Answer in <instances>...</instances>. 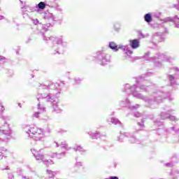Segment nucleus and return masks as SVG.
<instances>
[{
    "label": "nucleus",
    "instance_id": "obj_1",
    "mask_svg": "<svg viewBox=\"0 0 179 179\" xmlns=\"http://www.w3.org/2000/svg\"><path fill=\"white\" fill-rule=\"evenodd\" d=\"M152 86V83L145 80L143 76L139 77L137 80V84L131 86L129 84H126L124 85L123 92L127 93V96L132 94L136 99H139L145 101L148 107H152L155 103L159 104L163 103L165 99H169L171 101L174 100V98L171 97V94L169 93L167 95L160 90L152 91L150 96H145L143 94L139 93V92H149Z\"/></svg>",
    "mask_w": 179,
    "mask_h": 179
},
{
    "label": "nucleus",
    "instance_id": "obj_2",
    "mask_svg": "<svg viewBox=\"0 0 179 179\" xmlns=\"http://www.w3.org/2000/svg\"><path fill=\"white\" fill-rule=\"evenodd\" d=\"M62 83H51L48 85H45L44 84L38 83V90H48L49 92L48 94H41L36 96L37 100H40V99H43L45 100V101H49L50 103H55V99H58L59 97V94H61V86Z\"/></svg>",
    "mask_w": 179,
    "mask_h": 179
},
{
    "label": "nucleus",
    "instance_id": "obj_3",
    "mask_svg": "<svg viewBox=\"0 0 179 179\" xmlns=\"http://www.w3.org/2000/svg\"><path fill=\"white\" fill-rule=\"evenodd\" d=\"M42 36L44 41L52 42L51 52L53 55H55V54H61L62 52L61 47H63V48H66V47H68V42L64 39V36H62L57 37H47L44 34H43Z\"/></svg>",
    "mask_w": 179,
    "mask_h": 179
},
{
    "label": "nucleus",
    "instance_id": "obj_4",
    "mask_svg": "<svg viewBox=\"0 0 179 179\" xmlns=\"http://www.w3.org/2000/svg\"><path fill=\"white\" fill-rule=\"evenodd\" d=\"M24 132L27 134L29 138L34 141H45V134L43 129L38 128L36 126L24 125L22 126Z\"/></svg>",
    "mask_w": 179,
    "mask_h": 179
},
{
    "label": "nucleus",
    "instance_id": "obj_5",
    "mask_svg": "<svg viewBox=\"0 0 179 179\" xmlns=\"http://www.w3.org/2000/svg\"><path fill=\"white\" fill-rule=\"evenodd\" d=\"M150 55V52H148L145 54L143 56V58L147 59V61H150V62H155L154 65L155 66H157V68H162V62H156V59H161V61H164L165 62H171L173 61V58L170 56H167V55L164 54H157V56L153 57H149Z\"/></svg>",
    "mask_w": 179,
    "mask_h": 179
},
{
    "label": "nucleus",
    "instance_id": "obj_6",
    "mask_svg": "<svg viewBox=\"0 0 179 179\" xmlns=\"http://www.w3.org/2000/svg\"><path fill=\"white\" fill-rule=\"evenodd\" d=\"M95 59L96 62L102 66H105V65H107L111 61L110 55L103 51L96 52Z\"/></svg>",
    "mask_w": 179,
    "mask_h": 179
},
{
    "label": "nucleus",
    "instance_id": "obj_7",
    "mask_svg": "<svg viewBox=\"0 0 179 179\" xmlns=\"http://www.w3.org/2000/svg\"><path fill=\"white\" fill-rule=\"evenodd\" d=\"M108 47L115 52H117L119 50H122V51L125 52L127 57H131V55L133 54L132 50H129L128 45H122L121 44L117 45L115 42H110Z\"/></svg>",
    "mask_w": 179,
    "mask_h": 179
},
{
    "label": "nucleus",
    "instance_id": "obj_8",
    "mask_svg": "<svg viewBox=\"0 0 179 179\" xmlns=\"http://www.w3.org/2000/svg\"><path fill=\"white\" fill-rule=\"evenodd\" d=\"M31 153L34 155L36 160L38 162H43L46 166H50V164H54V162L51 159H47V156L41 154V150L40 151L36 150V149H31Z\"/></svg>",
    "mask_w": 179,
    "mask_h": 179
},
{
    "label": "nucleus",
    "instance_id": "obj_9",
    "mask_svg": "<svg viewBox=\"0 0 179 179\" xmlns=\"http://www.w3.org/2000/svg\"><path fill=\"white\" fill-rule=\"evenodd\" d=\"M174 110L170 109L169 107L166 106L164 108V111L161 113L160 117L162 120L170 119L171 121H177L176 116L171 115Z\"/></svg>",
    "mask_w": 179,
    "mask_h": 179
},
{
    "label": "nucleus",
    "instance_id": "obj_10",
    "mask_svg": "<svg viewBox=\"0 0 179 179\" xmlns=\"http://www.w3.org/2000/svg\"><path fill=\"white\" fill-rule=\"evenodd\" d=\"M124 136H127V138H129V142H131V143H139V141L138 139H136V138L131 135L129 133H125L124 134H120V136H119V141L120 142H122V138H124Z\"/></svg>",
    "mask_w": 179,
    "mask_h": 179
},
{
    "label": "nucleus",
    "instance_id": "obj_11",
    "mask_svg": "<svg viewBox=\"0 0 179 179\" xmlns=\"http://www.w3.org/2000/svg\"><path fill=\"white\" fill-rule=\"evenodd\" d=\"M10 136V129H0V141H8Z\"/></svg>",
    "mask_w": 179,
    "mask_h": 179
},
{
    "label": "nucleus",
    "instance_id": "obj_12",
    "mask_svg": "<svg viewBox=\"0 0 179 179\" xmlns=\"http://www.w3.org/2000/svg\"><path fill=\"white\" fill-rule=\"evenodd\" d=\"M163 22L167 23V22H173L175 27L179 29V17L178 15H175L173 17H168L162 20Z\"/></svg>",
    "mask_w": 179,
    "mask_h": 179
},
{
    "label": "nucleus",
    "instance_id": "obj_13",
    "mask_svg": "<svg viewBox=\"0 0 179 179\" xmlns=\"http://www.w3.org/2000/svg\"><path fill=\"white\" fill-rule=\"evenodd\" d=\"M164 38L162 36V33H155L152 36V41L153 43H162V41H164Z\"/></svg>",
    "mask_w": 179,
    "mask_h": 179
},
{
    "label": "nucleus",
    "instance_id": "obj_14",
    "mask_svg": "<svg viewBox=\"0 0 179 179\" xmlns=\"http://www.w3.org/2000/svg\"><path fill=\"white\" fill-rule=\"evenodd\" d=\"M129 45L131 47L133 50H136V48H139L140 42L138 39H133L129 41Z\"/></svg>",
    "mask_w": 179,
    "mask_h": 179
},
{
    "label": "nucleus",
    "instance_id": "obj_15",
    "mask_svg": "<svg viewBox=\"0 0 179 179\" xmlns=\"http://www.w3.org/2000/svg\"><path fill=\"white\" fill-rule=\"evenodd\" d=\"M44 19L50 22V23H52V22H54V19L55 18L54 17V15H52V13H50L49 11H46L44 13Z\"/></svg>",
    "mask_w": 179,
    "mask_h": 179
},
{
    "label": "nucleus",
    "instance_id": "obj_16",
    "mask_svg": "<svg viewBox=\"0 0 179 179\" xmlns=\"http://www.w3.org/2000/svg\"><path fill=\"white\" fill-rule=\"evenodd\" d=\"M120 107H127L128 108H131V101L127 98L124 100L120 101Z\"/></svg>",
    "mask_w": 179,
    "mask_h": 179
},
{
    "label": "nucleus",
    "instance_id": "obj_17",
    "mask_svg": "<svg viewBox=\"0 0 179 179\" xmlns=\"http://www.w3.org/2000/svg\"><path fill=\"white\" fill-rule=\"evenodd\" d=\"M38 110H39L40 112H36L35 113H34V117H35L36 118H38L41 113L45 112V108L41 106L40 103H38Z\"/></svg>",
    "mask_w": 179,
    "mask_h": 179
},
{
    "label": "nucleus",
    "instance_id": "obj_18",
    "mask_svg": "<svg viewBox=\"0 0 179 179\" xmlns=\"http://www.w3.org/2000/svg\"><path fill=\"white\" fill-rule=\"evenodd\" d=\"M166 132H167L168 134H179V128L173 126L172 127L166 129Z\"/></svg>",
    "mask_w": 179,
    "mask_h": 179
},
{
    "label": "nucleus",
    "instance_id": "obj_19",
    "mask_svg": "<svg viewBox=\"0 0 179 179\" xmlns=\"http://www.w3.org/2000/svg\"><path fill=\"white\" fill-rule=\"evenodd\" d=\"M56 147L59 148L60 146L61 149H64V150H71V148L69 147L68 143L66 142H62L60 145L58 143H55Z\"/></svg>",
    "mask_w": 179,
    "mask_h": 179
},
{
    "label": "nucleus",
    "instance_id": "obj_20",
    "mask_svg": "<svg viewBox=\"0 0 179 179\" xmlns=\"http://www.w3.org/2000/svg\"><path fill=\"white\" fill-rule=\"evenodd\" d=\"M88 135H90V138H92V139H99V138H101L100 133L98 131H96V133L90 131V132H88Z\"/></svg>",
    "mask_w": 179,
    "mask_h": 179
},
{
    "label": "nucleus",
    "instance_id": "obj_21",
    "mask_svg": "<svg viewBox=\"0 0 179 179\" xmlns=\"http://www.w3.org/2000/svg\"><path fill=\"white\" fill-rule=\"evenodd\" d=\"M21 9H22V12H29V13H31V12H34V8L30 7L29 6H24V7H22Z\"/></svg>",
    "mask_w": 179,
    "mask_h": 179
},
{
    "label": "nucleus",
    "instance_id": "obj_22",
    "mask_svg": "<svg viewBox=\"0 0 179 179\" xmlns=\"http://www.w3.org/2000/svg\"><path fill=\"white\" fill-rule=\"evenodd\" d=\"M47 4L44 1H41L36 6V9H38L39 10H44L45 9V6Z\"/></svg>",
    "mask_w": 179,
    "mask_h": 179
},
{
    "label": "nucleus",
    "instance_id": "obj_23",
    "mask_svg": "<svg viewBox=\"0 0 179 179\" xmlns=\"http://www.w3.org/2000/svg\"><path fill=\"white\" fill-rule=\"evenodd\" d=\"M113 30H115L117 33H119L120 30H121V23L119 22H114Z\"/></svg>",
    "mask_w": 179,
    "mask_h": 179
},
{
    "label": "nucleus",
    "instance_id": "obj_24",
    "mask_svg": "<svg viewBox=\"0 0 179 179\" xmlns=\"http://www.w3.org/2000/svg\"><path fill=\"white\" fill-rule=\"evenodd\" d=\"M111 123L114 124V125H119V127H122V124L121 123V121H120V120L115 117H113L111 119Z\"/></svg>",
    "mask_w": 179,
    "mask_h": 179
},
{
    "label": "nucleus",
    "instance_id": "obj_25",
    "mask_svg": "<svg viewBox=\"0 0 179 179\" xmlns=\"http://www.w3.org/2000/svg\"><path fill=\"white\" fill-rule=\"evenodd\" d=\"M144 20L146 23H150L152 22V14L147 13L144 15Z\"/></svg>",
    "mask_w": 179,
    "mask_h": 179
},
{
    "label": "nucleus",
    "instance_id": "obj_26",
    "mask_svg": "<svg viewBox=\"0 0 179 179\" xmlns=\"http://www.w3.org/2000/svg\"><path fill=\"white\" fill-rule=\"evenodd\" d=\"M73 150H75V152H80V153H85V152H86V150H85L80 145H76L73 148Z\"/></svg>",
    "mask_w": 179,
    "mask_h": 179
},
{
    "label": "nucleus",
    "instance_id": "obj_27",
    "mask_svg": "<svg viewBox=\"0 0 179 179\" xmlns=\"http://www.w3.org/2000/svg\"><path fill=\"white\" fill-rule=\"evenodd\" d=\"M168 79H169V82H171V85H176V77L173 75H169Z\"/></svg>",
    "mask_w": 179,
    "mask_h": 179
},
{
    "label": "nucleus",
    "instance_id": "obj_28",
    "mask_svg": "<svg viewBox=\"0 0 179 179\" xmlns=\"http://www.w3.org/2000/svg\"><path fill=\"white\" fill-rule=\"evenodd\" d=\"M47 173L49 176V178H54V177H55V174H57L56 172H54L51 170H47Z\"/></svg>",
    "mask_w": 179,
    "mask_h": 179
},
{
    "label": "nucleus",
    "instance_id": "obj_29",
    "mask_svg": "<svg viewBox=\"0 0 179 179\" xmlns=\"http://www.w3.org/2000/svg\"><path fill=\"white\" fill-rule=\"evenodd\" d=\"M53 157H57V159H61L62 157H65V152H62L60 154L55 153V154H53Z\"/></svg>",
    "mask_w": 179,
    "mask_h": 179
},
{
    "label": "nucleus",
    "instance_id": "obj_30",
    "mask_svg": "<svg viewBox=\"0 0 179 179\" xmlns=\"http://www.w3.org/2000/svg\"><path fill=\"white\" fill-rule=\"evenodd\" d=\"M52 106H53L54 111H55V113H59V108H58V103L57 102L53 103Z\"/></svg>",
    "mask_w": 179,
    "mask_h": 179
},
{
    "label": "nucleus",
    "instance_id": "obj_31",
    "mask_svg": "<svg viewBox=\"0 0 179 179\" xmlns=\"http://www.w3.org/2000/svg\"><path fill=\"white\" fill-rule=\"evenodd\" d=\"M164 132H166V129H164L158 128L157 130V134L158 135H162Z\"/></svg>",
    "mask_w": 179,
    "mask_h": 179
},
{
    "label": "nucleus",
    "instance_id": "obj_32",
    "mask_svg": "<svg viewBox=\"0 0 179 179\" xmlns=\"http://www.w3.org/2000/svg\"><path fill=\"white\" fill-rule=\"evenodd\" d=\"M141 107V105L139 104H136L134 106H131L130 104V108H129V110H136V108H139Z\"/></svg>",
    "mask_w": 179,
    "mask_h": 179
},
{
    "label": "nucleus",
    "instance_id": "obj_33",
    "mask_svg": "<svg viewBox=\"0 0 179 179\" xmlns=\"http://www.w3.org/2000/svg\"><path fill=\"white\" fill-rule=\"evenodd\" d=\"M49 27H51V22L43 25V29H45V30H48Z\"/></svg>",
    "mask_w": 179,
    "mask_h": 179
},
{
    "label": "nucleus",
    "instance_id": "obj_34",
    "mask_svg": "<svg viewBox=\"0 0 179 179\" xmlns=\"http://www.w3.org/2000/svg\"><path fill=\"white\" fill-rule=\"evenodd\" d=\"M138 125L139 127H141V129H138V131H141V129H143V128H145V124H143V121L142 122V123L138 122Z\"/></svg>",
    "mask_w": 179,
    "mask_h": 179
},
{
    "label": "nucleus",
    "instance_id": "obj_35",
    "mask_svg": "<svg viewBox=\"0 0 179 179\" xmlns=\"http://www.w3.org/2000/svg\"><path fill=\"white\" fill-rule=\"evenodd\" d=\"M8 179H15V176L12 173H8Z\"/></svg>",
    "mask_w": 179,
    "mask_h": 179
},
{
    "label": "nucleus",
    "instance_id": "obj_36",
    "mask_svg": "<svg viewBox=\"0 0 179 179\" xmlns=\"http://www.w3.org/2000/svg\"><path fill=\"white\" fill-rule=\"evenodd\" d=\"M0 62H6V58L3 56L0 55Z\"/></svg>",
    "mask_w": 179,
    "mask_h": 179
},
{
    "label": "nucleus",
    "instance_id": "obj_37",
    "mask_svg": "<svg viewBox=\"0 0 179 179\" xmlns=\"http://www.w3.org/2000/svg\"><path fill=\"white\" fill-rule=\"evenodd\" d=\"M141 115H142V113L139 112H136L134 113V117H136V118H139V117H141Z\"/></svg>",
    "mask_w": 179,
    "mask_h": 179
},
{
    "label": "nucleus",
    "instance_id": "obj_38",
    "mask_svg": "<svg viewBox=\"0 0 179 179\" xmlns=\"http://www.w3.org/2000/svg\"><path fill=\"white\" fill-rule=\"evenodd\" d=\"M177 174H179V171H175L171 173V176H177Z\"/></svg>",
    "mask_w": 179,
    "mask_h": 179
},
{
    "label": "nucleus",
    "instance_id": "obj_39",
    "mask_svg": "<svg viewBox=\"0 0 179 179\" xmlns=\"http://www.w3.org/2000/svg\"><path fill=\"white\" fill-rule=\"evenodd\" d=\"M74 81L76 82V83H80V82H82V79L79 78H74Z\"/></svg>",
    "mask_w": 179,
    "mask_h": 179
},
{
    "label": "nucleus",
    "instance_id": "obj_40",
    "mask_svg": "<svg viewBox=\"0 0 179 179\" xmlns=\"http://www.w3.org/2000/svg\"><path fill=\"white\" fill-rule=\"evenodd\" d=\"M165 166H166V167H173V166H174V164H173V162H169L166 163Z\"/></svg>",
    "mask_w": 179,
    "mask_h": 179
},
{
    "label": "nucleus",
    "instance_id": "obj_41",
    "mask_svg": "<svg viewBox=\"0 0 179 179\" xmlns=\"http://www.w3.org/2000/svg\"><path fill=\"white\" fill-rule=\"evenodd\" d=\"M154 122L155 125H162V121L160 120H155Z\"/></svg>",
    "mask_w": 179,
    "mask_h": 179
},
{
    "label": "nucleus",
    "instance_id": "obj_42",
    "mask_svg": "<svg viewBox=\"0 0 179 179\" xmlns=\"http://www.w3.org/2000/svg\"><path fill=\"white\" fill-rule=\"evenodd\" d=\"M142 57H136L133 61H136V59H141Z\"/></svg>",
    "mask_w": 179,
    "mask_h": 179
},
{
    "label": "nucleus",
    "instance_id": "obj_43",
    "mask_svg": "<svg viewBox=\"0 0 179 179\" xmlns=\"http://www.w3.org/2000/svg\"><path fill=\"white\" fill-rule=\"evenodd\" d=\"M1 111H5V108L3 106H0Z\"/></svg>",
    "mask_w": 179,
    "mask_h": 179
},
{
    "label": "nucleus",
    "instance_id": "obj_44",
    "mask_svg": "<svg viewBox=\"0 0 179 179\" xmlns=\"http://www.w3.org/2000/svg\"><path fill=\"white\" fill-rule=\"evenodd\" d=\"M3 153L1 152V150H0V159H3V155H2Z\"/></svg>",
    "mask_w": 179,
    "mask_h": 179
},
{
    "label": "nucleus",
    "instance_id": "obj_45",
    "mask_svg": "<svg viewBox=\"0 0 179 179\" xmlns=\"http://www.w3.org/2000/svg\"><path fill=\"white\" fill-rule=\"evenodd\" d=\"M76 166H82V162H77Z\"/></svg>",
    "mask_w": 179,
    "mask_h": 179
},
{
    "label": "nucleus",
    "instance_id": "obj_46",
    "mask_svg": "<svg viewBox=\"0 0 179 179\" xmlns=\"http://www.w3.org/2000/svg\"><path fill=\"white\" fill-rule=\"evenodd\" d=\"M5 19V17L3 15H0V20H2Z\"/></svg>",
    "mask_w": 179,
    "mask_h": 179
},
{
    "label": "nucleus",
    "instance_id": "obj_47",
    "mask_svg": "<svg viewBox=\"0 0 179 179\" xmlns=\"http://www.w3.org/2000/svg\"><path fill=\"white\" fill-rule=\"evenodd\" d=\"M57 10H59V12H62V9L59 7H57Z\"/></svg>",
    "mask_w": 179,
    "mask_h": 179
},
{
    "label": "nucleus",
    "instance_id": "obj_48",
    "mask_svg": "<svg viewBox=\"0 0 179 179\" xmlns=\"http://www.w3.org/2000/svg\"><path fill=\"white\" fill-rule=\"evenodd\" d=\"M34 24H37V23H38V20H36L34 22Z\"/></svg>",
    "mask_w": 179,
    "mask_h": 179
},
{
    "label": "nucleus",
    "instance_id": "obj_49",
    "mask_svg": "<svg viewBox=\"0 0 179 179\" xmlns=\"http://www.w3.org/2000/svg\"><path fill=\"white\" fill-rule=\"evenodd\" d=\"M1 170H9V169H8V166L6 169H1Z\"/></svg>",
    "mask_w": 179,
    "mask_h": 179
},
{
    "label": "nucleus",
    "instance_id": "obj_50",
    "mask_svg": "<svg viewBox=\"0 0 179 179\" xmlns=\"http://www.w3.org/2000/svg\"><path fill=\"white\" fill-rule=\"evenodd\" d=\"M177 9H178V10H179V4H178V6H177Z\"/></svg>",
    "mask_w": 179,
    "mask_h": 179
},
{
    "label": "nucleus",
    "instance_id": "obj_51",
    "mask_svg": "<svg viewBox=\"0 0 179 179\" xmlns=\"http://www.w3.org/2000/svg\"><path fill=\"white\" fill-rule=\"evenodd\" d=\"M19 106H20V107H22V106H20V103H19Z\"/></svg>",
    "mask_w": 179,
    "mask_h": 179
},
{
    "label": "nucleus",
    "instance_id": "obj_52",
    "mask_svg": "<svg viewBox=\"0 0 179 179\" xmlns=\"http://www.w3.org/2000/svg\"><path fill=\"white\" fill-rule=\"evenodd\" d=\"M150 118H151V119H152V118H153V116H152V117H150Z\"/></svg>",
    "mask_w": 179,
    "mask_h": 179
},
{
    "label": "nucleus",
    "instance_id": "obj_53",
    "mask_svg": "<svg viewBox=\"0 0 179 179\" xmlns=\"http://www.w3.org/2000/svg\"><path fill=\"white\" fill-rule=\"evenodd\" d=\"M32 78H34V76H32Z\"/></svg>",
    "mask_w": 179,
    "mask_h": 179
}]
</instances>
